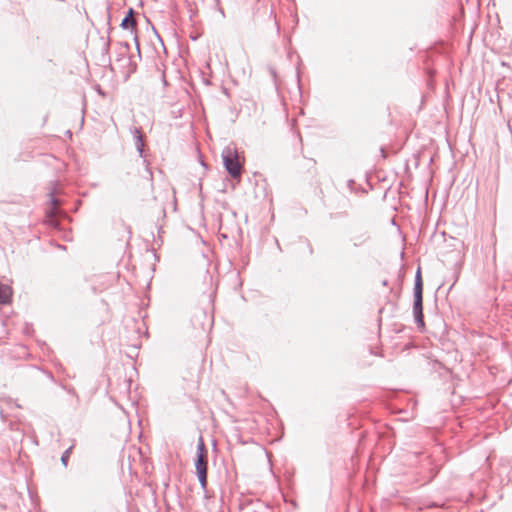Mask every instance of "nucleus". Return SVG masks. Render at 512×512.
I'll list each match as a JSON object with an SVG mask.
<instances>
[{
	"instance_id": "6",
	"label": "nucleus",
	"mask_w": 512,
	"mask_h": 512,
	"mask_svg": "<svg viewBox=\"0 0 512 512\" xmlns=\"http://www.w3.org/2000/svg\"><path fill=\"white\" fill-rule=\"evenodd\" d=\"M414 291L423 292V281L420 268H418L415 275Z\"/></svg>"
},
{
	"instance_id": "7",
	"label": "nucleus",
	"mask_w": 512,
	"mask_h": 512,
	"mask_svg": "<svg viewBox=\"0 0 512 512\" xmlns=\"http://www.w3.org/2000/svg\"><path fill=\"white\" fill-rule=\"evenodd\" d=\"M197 455H208L204 440L202 436H199L197 443Z\"/></svg>"
},
{
	"instance_id": "4",
	"label": "nucleus",
	"mask_w": 512,
	"mask_h": 512,
	"mask_svg": "<svg viewBox=\"0 0 512 512\" xmlns=\"http://www.w3.org/2000/svg\"><path fill=\"white\" fill-rule=\"evenodd\" d=\"M131 133L135 140L136 150L138 151L140 157H142L143 152H144V139H143L142 132L139 127H133L131 129Z\"/></svg>"
},
{
	"instance_id": "8",
	"label": "nucleus",
	"mask_w": 512,
	"mask_h": 512,
	"mask_svg": "<svg viewBox=\"0 0 512 512\" xmlns=\"http://www.w3.org/2000/svg\"><path fill=\"white\" fill-rule=\"evenodd\" d=\"M367 239L368 235L364 233L359 236H354L351 240L353 241V245L357 247L365 243Z\"/></svg>"
},
{
	"instance_id": "10",
	"label": "nucleus",
	"mask_w": 512,
	"mask_h": 512,
	"mask_svg": "<svg viewBox=\"0 0 512 512\" xmlns=\"http://www.w3.org/2000/svg\"><path fill=\"white\" fill-rule=\"evenodd\" d=\"M9 302V297H8V294L6 293L5 290L2 289V287L0 286V304H6Z\"/></svg>"
},
{
	"instance_id": "5",
	"label": "nucleus",
	"mask_w": 512,
	"mask_h": 512,
	"mask_svg": "<svg viewBox=\"0 0 512 512\" xmlns=\"http://www.w3.org/2000/svg\"><path fill=\"white\" fill-rule=\"evenodd\" d=\"M134 10L130 8L126 14V16L122 19L120 26L123 29H134L136 27V20L134 18Z\"/></svg>"
},
{
	"instance_id": "9",
	"label": "nucleus",
	"mask_w": 512,
	"mask_h": 512,
	"mask_svg": "<svg viewBox=\"0 0 512 512\" xmlns=\"http://www.w3.org/2000/svg\"><path fill=\"white\" fill-rule=\"evenodd\" d=\"M71 451H72V446H70L68 449H66L61 456V462L65 467L68 465V460H69Z\"/></svg>"
},
{
	"instance_id": "3",
	"label": "nucleus",
	"mask_w": 512,
	"mask_h": 512,
	"mask_svg": "<svg viewBox=\"0 0 512 512\" xmlns=\"http://www.w3.org/2000/svg\"><path fill=\"white\" fill-rule=\"evenodd\" d=\"M413 314L417 326L423 329L425 327L423 315V292L414 291Z\"/></svg>"
},
{
	"instance_id": "2",
	"label": "nucleus",
	"mask_w": 512,
	"mask_h": 512,
	"mask_svg": "<svg viewBox=\"0 0 512 512\" xmlns=\"http://www.w3.org/2000/svg\"><path fill=\"white\" fill-rule=\"evenodd\" d=\"M196 474L202 489L207 487L208 455H197L195 460Z\"/></svg>"
},
{
	"instance_id": "12",
	"label": "nucleus",
	"mask_w": 512,
	"mask_h": 512,
	"mask_svg": "<svg viewBox=\"0 0 512 512\" xmlns=\"http://www.w3.org/2000/svg\"><path fill=\"white\" fill-rule=\"evenodd\" d=\"M382 285H383V286H387V285H388V281H387V280H384V281L382 282Z\"/></svg>"
},
{
	"instance_id": "1",
	"label": "nucleus",
	"mask_w": 512,
	"mask_h": 512,
	"mask_svg": "<svg viewBox=\"0 0 512 512\" xmlns=\"http://www.w3.org/2000/svg\"><path fill=\"white\" fill-rule=\"evenodd\" d=\"M223 164L232 178H239L242 174V164L239 161L237 149L233 145L226 146L222 151Z\"/></svg>"
},
{
	"instance_id": "11",
	"label": "nucleus",
	"mask_w": 512,
	"mask_h": 512,
	"mask_svg": "<svg viewBox=\"0 0 512 512\" xmlns=\"http://www.w3.org/2000/svg\"><path fill=\"white\" fill-rule=\"evenodd\" d=\"M51 204L53 206V211H55L57 209V207L59 206L58 199L55 198L53 195H51Z\"/></svg>"
}]
</instances>
